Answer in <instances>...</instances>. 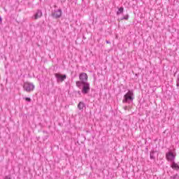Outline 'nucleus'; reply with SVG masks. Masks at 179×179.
<instances>
[{"label":"nucleus","instance_id":"obj_3","mask_svg":"<svg viewBox=\"0 0 179 179\" xmlns=\"http://www.w3.org/2000/svg\"><path fill=\"white\" fill-rule=\"evenodd\" d=\"M23 89L25 92L30 93V92H33L34 90V85L31 83H24Z\"/></svg>","mask_w":179,"mask_h":179},{"label":"nucleus","instance_id":"obj_16","mask_svg":"<svg viewBox=\"0 0 179 179\" xmlns=\"http://www.w3.org/2000/svg\"><path fill=\"white\" fill-rule=\"evenodd\" d=\"M2 23V17L0 16V24Z\"/></svg>","mask_w":179,"mask_h":179},{"label":"nucleus","instance_id":"obj_17","mask_svg":"<svg viewBox=\"0 0 179 179\" xmlns=\"http://www.w3.org/2000/svg\"><path fill=\"white\" fill-rule=\"evenodd\" d=\"M110 41H106V44H110Z\"/></svg>","mask_w":179,"mask_h":179},{"label":"nucleus","instance_id":"obj_21","mask_svg":"<svg viewBox=\"0 0 179 179\" xmlns=\"http://www.w3.org/2000/svg\"><path fill=\"white\" fill-rule=\"evenodd\" d=\"M54 8H57V5H55V6H54Z\"/></svg>","mask_w":179,"mask_h":179},{"label":"nucleus","instance_id":"obj_2","mask_svg":"<svg viewBox=\"0 0 179 179\" xmlns=\"http://www.w3.org/2000/svg\"><path fill=\"white\" fill-rule=\"evenodd\" d=\"M134 90H128V92L124 95V99L122 100V103H132L134 101Z\"/></svg>","mask_w":179,"mask_h":179},{"label":"nucleus","instance_id":"obj_13","mask_svg":"<svg viewBox=\"0 0 179 179\" xmlns=\"http://www.w3.org/2000/svg\"><path fill=\"white\" fill-rule=\"evenodd\" d=\"M176 87H179V74L177 76L176 78Z\"/></svg>","mask_w":179,"mask_h":179},{"label":"nucleus","instance_id":"obj_10","mask_svg":"<svg viewBox=\"0 0 179 179\" xmlns=\"http://www.w3.org/2000/svg\"><path fill=\"white\" fill-rule=\"evenodd\" d=\"M122 13H124V7H120L118 8V10L116 13L117 16H120V15H122Z\"/></svg>","mask_w":179,"mask_h":179},{"label":"nucleus","instance_id":"obj_19","mask_svg":"<svg viewBox=\"0 0 179 179\" xmlns=\"http://www.w3.org/2000/svg\"><path fill=\"white\" fill-rule=\"evenodd\" d=\"M45 139H48V136H45Z\"/></svg>","mask_w":179,"mask_h":179},{"label":"nucleus","instance_id":"obj_18","mask_svg":"<svg viewBox=\"0 0 179 179\" xmlns=\"http://www.w3.org/2000/svg\"><path fill=\"white\" fill-rule=\"evenodd\" d=\"M43 134H48V132L46 131H43Z\"/></svg>","mask_w":179,"mask_h":179},{"label":"nucleus","instance_id":"obj_4","mask_svg":"<svg viewBox=\"0 0 179 179\" xmlns=\"http://www.w3.org/2000/svg\"><path fill=\"white\" fill-rule=\"evenodd\" d=\"M55 78H56L57 83H62V82L66 79V74L56 73H55Z\"/></svg>","mask_w":179,"mask_h":179},{"label":"nucleus","instance_id":"obj_15","mask_svg":"<svg viewBox=\"0 0 179 179\" xmlns=\"http://www.w3.org/2000/svg\"><path fill=\"white\" fill-rule=\"evenodd\" d=\"M172 179H179V176L176 173V175L171 176Z\"/></svg>","mask_w":179,"mask_h":179},{"label":"nucleus","instance_id":"obj_20","mask_svg":"<svg viewBox=\"0 0 179 179\" xmlns=\"http://www.w3.org/2000/svg\"><path fill=\"white\" fill-rule=\"evenodd\" d=\"M78 94H81L80 91H78Z\"/></svg>","mask_w":179,"mask_h":179},{"label":"nucleus","instance_id":"obj_6","mask_svg":"<svg viewBox=\"0 0 179 179\" xmlns=\"http://www.w3.org/2000/svg\"><path fill=\"white\" fill-rule=\"evenodd\" d=\"M176 159V154L173 153V152L170 151L166 153V159L168 162H171L173 163Z\"/></svg>","mask_w":179,"mask_h":179},{"label":"nucleus","instance_id":"obj_5","mask_svg":"<svg viewBox=\"0 0 179 179\" xmlns=\"http://www.w3.org/2000/svg\"><path fill=\"white\" fill-rule=\"evenodd\" d=\"M51 16L53 17V19H59V17L62 16V10L61 8L54 10V12L52 13Z\"/></svg>","mask_w":179,"mask_h":179},{"label":"nucleus","instance_id":"obj_22","mask_svg":"<svg viewBox=\"0 0 179 179\" xmlns=\"http://www.w3.org/2000/svg\"><path fill=\"white\" fill-rule=\"evenodd\" d=\"M125 110H127V106L125 107V108H124Z\"/></svg>","mask_w":179,"mask_h":179},{"label":"nucleus","instance_id":"obj_14","mask_svg":"<svg viewBox=\"0 0 179 179\" xmlns=\"http://www.w3.org/2000/svg\"><path fill=\"white\" fill-rule=\"evenodd\" d=\"M25 101H27V103H31V99H30V97H25L24 98Z\"/></svg>","mask_w":179,"mask_h":179},{"label":"nucleus","instance_id":"obj_9","mask_svg":"<svg viewBox=\"0 0 179 179\" xmlns=\"http://www.w3.org/2000/svg\"><path fill=\"white\" fill-rule=\"evenodd\" d=\"M42 16H43V12L41 11V10H38L34 15V19H38V17H41Z\"/></svg>","mask_w":179,"mask_h":179},{"label":"nucleus","instance_id":"obj_1","mask_svg":"<svg viewBox=\"0 0 179 179\" xmlns=\"http://www.w3.org/2000/svg\"><path fill=\"white\" fill-rule=\"evenodd\" d=\"M89 76L86 73L79 74V80L76 82V86L81 90L83 94H88L90 92V83L87 81Z\"/></svg>","mask_w":179,"mask_h":179},{"label":"nucleus","instance_id":"obj_11","mask_svg":"<svg viewBox=\"0 0 179 179\" xmlns=\"http://www.w3.org/2000/svg\"><path fill=\"white\" fill-rule=\"evenodd\" d=\"M155 153H156V151L152 150L150 153V158L151 160H155L156 159V156H155Z\"/></svg>","mask_w":179,"mask_h":179},{"label":"nucleus","instance_id":"obj_8","mask_svg":"<svg viewBox=\"0 0 179 179\" xmlns=\"http://www.w3.org/2000/svg\"><path fill=\"white\" fill-rule=\"evenodd\" d=\"M170 166L173 170H175L176 171H179V165L178 164L176 163V162H171Z\"/></svg>","mask_w":179,"mask_h":179},{"label":"nucleus","instance_id":"obj_7","mask_svg":"<svg viewBox=\"0 0 179 179\" xmlns=\"http://www.w3.org/2000/svg\"><path fill=\"white\" fill-rule=\"evenodd\" d=\"M78 108L80 111H83L86 108V104L83 101H80L78 104Z\"/></svg>","mask_w":179,"mask_h":179},{"label":"nucleus","instance_id":"obj_12","mask_svg":"<svg viewBox=\"0 0 179 179\" xmlns=\"http://www.w3.org/2000/svg\"><path fill=\"white\" fill-rule=\"evenodd\" d=\"M129 19V15H126L123 17L120 18V20H128Z\"/></svg>","mask_w":179,"mask_h":179}]
</instances>
